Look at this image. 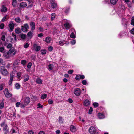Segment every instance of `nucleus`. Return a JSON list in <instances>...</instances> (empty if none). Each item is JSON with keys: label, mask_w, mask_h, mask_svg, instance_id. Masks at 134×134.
I'll use <instances>...</instances> for the list:
<instances>
[{"label": "nucleus", "mask_w": 134, "mask_h": 134, "mask_svg": "<svg viewBox=\"0 0 134 134\" xmlns=\"http://www.w3.org/2000/svg\"><path fill=\"white\" fill-rule=\"evenodd\" d=\"M30 102V98L28 97H26L23 101L21 102V107L22 108H24Z\"/></svg>", "instance_id": "nucleus-1"}, {"label": "nucleus", "mask_w": 134, "mask_h": 134, "mask_svg": "<svg viewBox=\"0 0 134 134\" xmlns=\"http://www.w3.org/2000/svg\"><path fill=\"white\" fill-rule=\"evenodd\" d=\"M62 23H64V26L65 28L67 29H69L72 26V25L70 22L67 20H64L62 21Z\"/></svg>", "instance_id": "nucleus-2"}, {"label": "nucleus", "mask_w": 134, "mask_h": 134, "mask_svg": "<svg viewBox=\"0 0 134 134\" xmlns=\"http://www.w3.org/2000/svg\"><path fill=\"white\" fill-rule=\"evenodd\" d=\"M0 72L1 74L5 76L7 75L8 74V72L5 68L4 66H1L0 68Z\"/></svg>", "instance_id": "nucleus-3"}, {"label": "nucleus", "mask_w": 134, "mask_h": 134, "mask_svg": "<svg viewBox=\"0 0 134 134\" xmlns=\"http://www.w3.org/2000/svg\"><path fill=\"white\" fill-rule=\"evenodd\" d=\"M89 132L91 134H97V130L95 127L91 126L89 129Z\"/></svg>", "instance_id": "nucleus-4"}, {"label": "nucleus", "mask_w": 134, "mask_h": 134, "mask_svg": "<svg viewBox=\"0 0 134 134\" xmlns=\"http://www.w3.org/2000/svg\"><path fill=\"white\" fill-rule=\"evenodd\" d=\"M1 126L3 128V131L9 132V128L5 122H3L1 124Z\"/></svg>", "instance_id": "nucleus-5"}, {"label": "nucleus", "mask_w": 134, "mask_h": 134, "mask_svg": "<svg viewBox=\"0 0 134 134\" xmlns=\"http://www.w3.org/2000/svg\"><path fill=\"white\" fill-rule=\"evenodd\" d=\"M29 28V26L26 23L24 24L21 26V30L23 32H26L28 31V30Z\"/></svg>", "instance_id": "nucleus-6"}, {"label": "nucleus", "mask_w": 134, "mask_h": 134, "mask_svg": "<svg viewBox=\"0 0 134 134\" xmlns=\"http://www.w3.org/2000/svg\"><path fill=\"white\" fill-rule=\"evenodd\" d=\"M16 52L15 49L14 48H12L7 52V55L8 56H10L12 55H14L16 54Z\"/></svg>", "instance_id": "nucleus-7"}, {"label": "nucleus", "mask_w": 134, "mask_h": 134, "mask_svg": "<svg viewBox=\"0 0 134 134\" xmlns=\"http://www.w3.org/2000/svg\"><path fill=\"white\" fill-rule=\"evenodd\" d=\"M81 93V90L79 88H76L74 90V93L76 96H80Z\"/></svg>", "instance_id": "nucleus-8"}, {"label": "nucleus", "mask_w": 134, "mask_h": 134, "mask_svg": "<svg viewBox=\"0 0 134 134\" xmlns=\"http://www.w3.org/2000/svg\"><path fill=\"white\" fill-rule=\"evenodd\" d=\"M3 92L5 96L7 97H10L12 96V94L9 93L8 90V89L5 88Z\"/></svg>", "instance_id": "nucleus-9"}, {"label": "nucleus", "mask_w": 134, "mask_h": 134, "mask_svg": "<svg viewBox=\"0 0 134 134\" xmlns=\"http://www.w3.org/2000/svg\"><path fill=\"white\" fill-rule=\"evenodd\" d=\"M50 2L51 4L52 7L54 9L57 7V3L54 0H50Z\"/></svg>", "instance_id": "nucleus-10"}, {"label": "nucleus", "mask_w": 134, "mask_h": 134, "mask_svg": "<svg viewBox=\"0 0 134 134\" xmlns=\"http://www.w3.org/2000/svg\"><path fill=\"white\" fill-rule=\"evenodd\" d=\"M67 41L64 40H60L58 42H56L57 44L60 46H63L66 43Z\"/></svg>", "instance_id": "nucleus-11"}, {"label": "nucleus", "mask_w": 134, "mask_h": 134, "mask_svg": "<svg viewBox=\"0 0 134 134\" xmlns=\"http://www.w3.org/2000/svg\"><path fill=\"white\" fill-rule=\"evenodd\" d=\"M14 24L13 23L12 21H10L9 23V26L10 28V31H13L14 27Z\"/></svg>", "instance_id": "nucleus-12"}, {"label": "nucleus", "mask_w": 134, "mask_h": 134, "mask_svg": "<svg viewBox=\"0 0 134 134\" xmlns=\"http://www.w3.org/2000/svg\"><path fill=\"white\" fill-rule=\"evenodd\" d=\"M85 78L84 75H77L75 77V79L77 80H79L80 79H84Z\"/></svg>", "instance_id": "nucleus-13"}, {"label": "nucleus", "mask_w": 134, "mask_h": 134, "mask_svg": "<svg viewBox=\"0 0 134 134\" xmlns=\"http://www.w3.org/2000/svg\"><path fill=\"white\" fill-rule=\"evenodd\" d=\"M30 25L31 27V30L32 31H34L35 29V23L33 22H31L30 23Z\"/></svg>", "instance_id": "nucleus-14"}, {"label": "nucleus", "mask_w": 134, "mask_h": 134, "mask_svg": "<svg viewBox=\"0 0 134 134\" xmlns=\"http://www.w3.org/2000/svg\"><path fill=\"white\" fill-rule=\"evenodd\" d=\"M24 78V82H25L27 81L29 79V76L27 74H25L23 76Z\"/></svg>", "instance_id": "nucleus-15"}, {"label": "nucleus", "mask_w": 134, "mask_h": 134, "mask_svg": "<svg viewBox=\"0 0 134 134\" xmlns=\"http://www.w3.org/2000/svg\"><path fill=\"white\" fill-rule=\"evenodd\" d=\"M14 75L13 74H10V79L9 81V85H10L12 83V82L14 77Z\"/></svg>", "instance_id": "nucleus-16"}, {"label": "nucleus", "mask_w": 134, "mask_h": 134, "mask_svg": "<svg viewBox=\"0 0 134 134\" xmlns=\"http://www.w3.org/2000/svg\"><path fill=\"white\" fill-rule=\"evenodd\" d=\"M34 48L35 49V51L36 52L39 51L41 48L40 46H37L36 44H34Z\"/></svg>", "instance_id": "nucleus-17"}, {"label": "nucleus", "mask_w": 134, "mask_h": 134, "mask_svg": "<svg viewBox=\"0 0 134 134\" xmlns=\"http://www.w3.org/2000/svg\"><path fill=\"white\" fill-rule=\"evenodd\" d=\"M90 103V101L86 99L83 102V105L86 106H88Z\"/></svg>", "instance_id": "nucleus-18"}, {"label": "nucleus", "mask_w": 134, "mask_h": 134, "mask_svg": "<svg viewBox=\"0 0 134 134\" xmlns=\"http://www.w3.org/2000/svg\"><path fill=\"white\" fill-rule=\"evenodd\" d=\"M70 130L72 132H75L76 130V127L73 125H71L70 127Z\"/></svg>", "instance_id": "nucleus-19"}, {"label": "nucleus", "mask_w": 134, "mask_h": 134, "mask_svg": "<svg viewBox=\"0 0 134 134\" xmlns=\"http://www.w3.org/2000/svg\"><path fill=\"white\" fill-rule=\"evenodd\" d=\"M127 20L125 19H123L122 20V24L124 25L125 27H127Z\"/></svg>", "instance_id": "nucleus-20"}, {"label": "nucleus", "mask_w": 134, "mask_h": 134, "mask_svg": "<svg viewBox=\"0 0 134 134\" xmlns=\"http://www.w3.org/2000/svg\"><path fill=\"white\" fill-rule=\"evenodd\" d=\"M2 9L1 10L2 12H5L7 10V8L4 5H3L2 7Z\"/></svg>", "instance_id": "nucleus-21"}, {"label": "nucleus", "mask_w": 134, "mask_h": 134, "mask_svg": "<svg viewBox=\"0 0 134 134\" xmlns=\"http://www.w3.org/2000/svg\"><path fill=\"white\" fill-rule=\"evenodd\" d=\"M15 21L19 23H20L21 22V20L20 18L19 17L16 18L15 19Z\"/></svg>", "instance_id": "nucleus-22"}, {"label": "nucleus", "mask_w": 134, "mask_h": 134, "mask_svg": "<svg viewBox=\"0 0 134 134\" xmlns=\"http://www.w3.org/2000/svg\"><path fill=\"white\" fill-rule=\"evenodd\" d=\"M51 40V37H47L45 39V42L47 43H49L50 42V41Z\"/></svg>", "instance_id": "nucleus-23"}, {"label": "nucleus", "mask_w": 134, "mask_h": 134, "mask_svg": "<svg viewBox=\"0 0 134 134\" xmlns=\"http://www.w3.org/2000/svg\"><path fill=\"white\" fill-rule=\"evenodd\" d=\"M98 116L100 119H102L104 118V115L102 113H99L98 114Z\"/></svg>", "instance_id": "nucleus-24"}, {"label": "nucleus", "mask_w": 134, "mask_h": 134, "mask_svg": "<svg viewBox=\"0 0 134 134\" xmlns=\"http://www.w3.org/2000/svg\"><path fill=\"white\" fill-rule=\"evenodd\" d=\"M36 82L38 84H41L42 82V81L41 79L38 78L36 79Z\"/></svg>", "instance_id": "nucleus-25"}, {"label": "nucleus", "mask_w": 134, "mask_h": 134, "mask_svg": "<svg viewBox=\"0 0 134 134\" xmlns=\"http://www.w3.org/2000/svg\"><path fill=\"white\" fill-rule=\"evenodd\" d=\"M9 18V17L7 15L4 17L2 19L1 21L2 22L5 21L6 20H7Z\"/></svg>", "instance_id": "nucleus-26"}, {"label": "nucleus", "mask_w": 134, "mask_h": 134, "mask_svg": "<svg viewBox=\"0 0 134 134\" xmlns=\"http://www.w3.org/2000/svg\"><path fill=\"white\" fill-rule=\"evenodd\" d=\"M27 6L26 3L25 2H23L21 3L20 7H25Z\"/></svg>", "instance_id": "nucleus-27"}, {"label": "nucleus", "mask_w": 134, "mask_h": 134, "mask_svg": "<svg viewBox=\"0 0 134 134\" xmlns=\"http://www.w3.org/2000/svg\"><path fill=\"white\" fill-rule=\"evenodd\" d=\"M17 3L16 0H12V5L13 7L16 6Z\"/></svg>", "instance_id": "nucleus-28"}, {"label": "nucleus", "mask_w": 134, "mask_h": 134, "mask_svg": "<svg viewBox=\"0 0 134 134\" xmlns=\"http://www.w3.org/2000/svg\"><path fill=\"white\" fill-rule=\"evenodd\" d=\"M118 0H110L111 3L113 5L117 3Z\"/></svg>", "instance_id": "nucleus-29"}, {"label": "nucleus", "mask_w": 134, "mask_h": 134, "mask_svg": "<svg viewBox=\"0 0 134 134\" xmlns=\"http://www.w3.org/2000/svg\"><path fill=\"white\" fill-rule=\"evenodd\" d=\"M15 32L17 34H19L21 32V29L20 28H17L15 30Z\"/></svg>", "instance_id": "nucleus-30"}, {"label": "nucleus", "mask_w": 134, "mask_h": 134, "mask_svg": "<svg viewBox=\"0 0 134 134\" xmlns=\"http://www.w3.org/2000/svg\"><path fill=\"white\" fill-rule=\"evenodd\" d=\"M55 14L54 13H52L51 15V18L52 20H54L55 17Z\"/></svg>", "instance_id": "nucleus-31"}, {"label": "nucleus", "mask_w": 134, "mask_h": 134, "mask_svg": "<svg viewBox=\"0 0 134 134\" xmlns=\"http://www.w3.org/2000/svg\"><path fill=\"white\" fill-rule=\"evenodd\" d=\"M4 103L3 100L2 101L0 104V108L1 109H2L4 107Z\"/></svg>", "instance_id": "nucleus-32"}, {"label": "nucleus", "mask_w": 134, "mask_h": 134, "mask_svg": "<svg viewBox=\"0 0 134 134\" xmlns=\"http://www.w3.org/2000/svg\"><path fill=\"white\" fill-rule=\"evenodd\" d=\"M27 36L31 38L32 36V32L31 31H30L27 34Z\"/></svg>", "instance_id": "nucleus-33"}, {"label": "nucleus", "mask_w": 134, "mask_h": 134, "mask_svg": "<svg viewBox=\"0 0 134 134\" xmlns=\"http://www.w3.org/2000/svg\"><path fill=\"white\" fill-rule=\"evenodd\" d=\"M47 95L45 94H42L41 96V98L42 99H44L46 98Z\"/></svg>", "instance_id": "nucleus-34"}, {"label": "nucleus", "mask_w": 134, "mask_h": 134, "mask_svg": "<svg viewBox=\"0 0 134 134\" xmlns=\"http://www.w3.org/2000/svg\"><path fill=\"white\" fill-rule=\"evenodd\" d=\"M70 37L71 38H75L76 35L73 32H72L70 35Z\"/></svg>", "instance_id": "nucleus-35"}, {"label": "nucleus", "mask_w": 134, "mask_h": 134, "mask_svg": "<svg viewBox=\"0 0 134 134\" xmlns=\"http://www.w3.org/2000/svg\"><path fill=\"white\" fill-rule=\"evenodd\" d=\"M26 37V35L24 34H21V38L23 39H25Z\"/></svg>", "instance_id": "nucleus-36"}, {"label": "nucleus", "mask_w": 134, "mask_h": 134, "mask_svg": "<svg viewBox=\"0 0 134 134\" xmlns=\"http://www.w3.org/2000/svg\"><path fill=\"white\" fill-rule=\"evenodd\" d=\"M32 65V64L31 62L29 63L27 65V67L29 69H30Z\"/></svg>", "instance_id": "nucleus-37"}, {"label": "nucleus", "mask_w": 134, "mask_h": 134, "mask_svg": "<svg viewBox=\"0 0 134 134\" xmlns=\"http://www.w3.org/2000/svg\"><path fill=\"white\" fill-rule=\"evenodd\" d=\"M15 86L16 88L18 89L20 88V85L19 84L17 83L15 84Z\"/></svg>", "instance_id": "nucleus-38"}, {"label": "nucleus", "mask_w": 134, "mask_h": 134, "mask_svg": "<svg viewBox=\"0 0 134 134\" xmlns=\"http://www.w3.org/2000/svg\"><path fill=\"white\" fill-rule=\"evenodd\" d=\"M21 75V73L20 72H18L17 73V77L18 79H20Z\"/></svg>", "instance_id": "nucleus-39"}, {"label": "nucleus", "mask_w": 134, "mask_h": 134, "mask_svg": "<svg viewBox=\"0 0 134 134\" xmlns=\"http://www.w3.org/2000/svg\"><path fill=\"white\" fill-rule=\"evenodd\" d=\"M27 61L25 60H22L21 62V64L23 65H25Z\"/></svg>", "instance_id": "nucleus-40"}, {"label": "nucleus", "mask_w": 134, "mask_h": 134, "mask_svg": "<svg viewBox=\"0 0 134 134\" xmlns=\"http://www.w3.org/2000/svg\"><path fill=\"white\" fill-rule=\"evenodd\" d=\"M59 122L60 123H63V119L62 117H59Z\"/></svg>", "instance_id": "nucleus-41"}, {"label": "nucleus", "mask_w": 134, "mask_h": 134, "mask_svg": "<svg viewBox=\"0 0 134 134\" xmlns=\"http://www.w3.org/2000/svg\"><path fill=\"white\" fill-rule=\"evenodd\" d=\"M131 24L132 25L134 26V17L132 18Z\"/></svg>", "instance_id": "nucleus-42"}, {"label": "nucleus", "mask_w": 134, "mask_h": 134, "mask_svg": "<svg viewBox=\"0 0 134 134\" xmlns=\"http://www.w3.org/2000/svg\"><path fill=\"white\" fill-rule=\"evenodd\" d=\"M53 65L52 64H49L48 65V67L49 68L50 70H52L53 68Z\"/></svg>", "instance_id": "nucleus-43"}, {"label": "nucleus", "mask_w": 134, "mask_h": 134, "mask_svg": "<svg viewBox=\"0 0 134 134\" xmlns=\"http://www.w3.org/2000/svg\"><path fill=\"white\" fill-rule=\"evenodd\" d=\"M93 111V108L92 107H90L89 109L88 113L90 114H91Z\"/></svg>", "instance_id": "nucleus-44"}, {"label": "nucleus", "mask_w": 134, "mask_h": 134, "mask_svg": "<svg viewBox=\"0 0 134 134\" xmlns=\"http://www.w3.org/2000/svg\"><path fill=\"white\" fill-rule=\"evenodd\" d=\"M21 103L20 102H18L16 103L15 105L17 107H18L20 105H21Z\"/></svg>", "instance_id": "nucleus-45"}, {"label": "nucleus", "mask_w": 134, "mask_h": 134, "mask_svg": "<svg viewBox=\"0 0 134 134\" xmlns=\"http://www.w3.org/2000/svg\"><path fill=\"white\" fill-rule=\"evenodd\" d=\"M12 36L14 37V39L15 40V41H16L17 40V39L16 38V35H15L13 33H12Z\"/></svg>", "instance_id": "nucleus-46"}, {"label": "nucleus", "mask_w": 134, "mask_h": 134, "mask_svg": "<svg viewBox=\"0 0 134 134\" xmlns=\"http://www.w3.org/2000/svg\"><path fill=\"white\" fill-rule=\"evenodd\" d=\"M93 105L95 107H96L98 106L99 104L98 103L95 102L93 103Z\"/></svg>", "instance_id": "nucleus-47"}, {"label": "nucleus", "mask_w": 134, "mask_h": 134, "mask_svg": "<svg viewBox=\"0 0 134 134\" xmlns=\"http://www.w3.org/2000/svg\"><path fill=\"white\" fill-rule=\"evenodd\" d=\"M4 49V47H0V52L2 53H3V52Z\"/></svg>", "instance_id": "nucleus-48"}, {"label": "nucleus", "mask_w": 134, "mask_h": 134, "mask_svg": "<svg viewBox=\"0 0 134 134\" xmlns=\"http://www.w3.org/2000/svg\"><path fill=\"white\" fill-rule=\"evenodd\" d=\"M4 85L3 84H2L0 85V91L2 90L4 87Z\"/></svg>", "instance_id": "nucleus-49"}, {"label": "nucleus", "mask_w": 134, "mask_h": 134, "mask_svg": "<svg viewBox=\"0 0 134 134\" xmlns=\"http://www.w3.org/2000/svg\"><path fill=\"white\" fill-rule=\"evenodd\" d=\"M4 26V24L3 23H1L0 25V28L1 29H3Z\"/></svg>", "instance_id": "nucleus-50"}, {"label": "nucleus", "mask_w": 134, "mask_h": 134, "mask_svg": "<svg viewBox=\"0 0 134 134\" xmlns=\"http://www.w3.org/2000/svg\"><path fill=\"white\" fill-rule=\"evenodd\" d=\"M28 2L29 3H31V5H32L33 3V0H27Z\"/></svg>", "instance_id": "nucleus-51"}, {"label": "nucleus", "mask_w": 134, "mask_h": 134, "mask_svg": "<svg viewBox=\"0 0 134 134\" xmlns=\"http://www.w3.org/2000/svg\"><path fill=\"white\" fill-rule=\"evenodd\" d=\"M41 53L43 55L45 54L46 53V51L45 50H42L41 51Z\"/></svg>", "instance_id": "nucleus-52"}, {"label": "nucleus", "mask_w": 134, "mask_h": 134, "mask_svg": "<svg viewBox=\"0 0 134 134\" xmlns=\"http://www.w3.org/2000/svg\"><path fill=\"white\" fill-rule=\"evenodd\" d=\"M37 108H43V106L42 105H41V104L40 103L38 104H37Z\"/></svg>", "instance_id": "nucleus-53"}, {"label": "nucleus", "mask_w": 134, "mask_h": 134, "mask_svg": "<svg viewBox=\"0 0 134 134\" xmlns=\"http://www.w3.org/2000/svg\"><path fill=\"white\" fill-rule=\"evenodd\" d=\"M48 49L49 51H51L53 49V47L51 46L49 47H48Z\"/></svg>", "instance_id": "nucleus-54"}, {"label": "nucleus", "mask_w": 134, "mask_h": 134, "mask_svg": "<svg viewBox=\"0 0 134 134\" xmlns=\"http://www.w3.org/2000/svg\"><path fill=\"white\" fill-rule=\"evenodd\" d=\"M48 103L49 104H52L53 103V102L51 99H50L48 100Z\"/></svg>", "instance_id": "nucleus-55"}, {"label": "nucleus", "mask_w": 134, "mask_h": 134, "mask_svg": "<svg viewBox=\"0 0 134 134\" xmlns=\"http://www.w3.org/2000/svg\"><path fill=\"white\" fill-rule=\"evenodd\" d=\"M43 35V34L42 33L39 34L38 35V36L39 37H42Z\"/></svg>", "instance_id": "nucleus-56"}, {"label": "nucleus", "mask_w": 134, "mask_h": 134, "mask_svg": "<svg viewBox=\"0 0 134 134\" xmlns=\"http://www.w3.org/2000/svg\"><path fill=\"white\" fill-rule=\"evenodd\" d=\"M82 83L83 85H85L87 83L86 81L85 80H84L82 81Z\"/></svg>", "instance_id": "nucleus-57"}, {"label": "nucleus", "mask_w": 134, "mask_h": 134, "mask_svg": "<svg viewBox=\"0 0 134 134\" xmlns=\"http://www.w3.org/2000/svg\"><path fill=\"white\" fill-rule=\"evenodd\" d=\"M12 46V45L11 44L9 43V44L7 45V47L8 48H10Z\"/></svg>", "instance_id": "nucleus-58"}, {"label": "nucleus", "mask_w": 134, "mask_h": 134, "mask_svg": "<svg viewBox=\"0 0 134 134\" xmlns=\"http://www.w3.org/2000/svg\"><path fill=\"white\" fill-rule=\"evenodd\" d=\"M76 43V40H73L71 42V43L72 45H74Z\"/></svg>", "instance_id": "nucleus-59"}, {"label": "nucleus", "mask_w": 134, "mask_h": 134, "mask_svg": "<svg viewBox=\"0 0 134 134\" xmlns=\"http://www.w3.org/2000/svg\"><path fill=\"white\" fill-rule=\"evenodd\" d=\"M29 46V44L28 43H26L24 45V47L25 48H27Z\"/></svg>", "instance_id": "nucleus-60"}, {"label": "nucleus", "mask_w": 134, "mask_h": 134, "mask_svg": "<svg viewBox=\"0 0 134 134\" xmlns=\"http://www.w3.org/2000/svg\"><path fill=\"white\" fill-rule=\"evenodd\" d=\"M34 133V132L32 130H30L28 132V134H33Z\"/></svg>", "instance_id": "nucleus-61"}, {"label": "nucleus", "mask_w": 134, "mask_h": 134, "mask_svg": "<svg viewBox=\"0 0 134 134\" xmlns=\"http://www.w3.org/2000/svg\"><path fill=\"white\" fill-rule=\"evenodd\" d=\"M73 70H69L68 72V73L69 74H71L73 73Z\"/></svg>", "instance_id": "nucleus-62"}, {"label": "nucleus", "mask_w": 134, "mask_h": 134, "mask_svg": "<svg viewBox=\"0 0 134 134\" xmlns=\"http://www.w3.org/2000/svg\"><path fill=\"white\" fill-rule=\"evenodd\" d=\"M2 40L3 41H4L5 39V36L4 35H3L1 37Z\"/></svg>", "instance_id": "nucleus-63"}, {"label": "nucleus", "mask_w": 134, "mask_h": 134, "mask_svg": "<svg viewBox=\"0 0 134 134\" xmlns=\"http://www.w3.org/2000/svg\"><path fill=\"white\" fill-rule=\"evenodd\" d=\"M38 134H45V133L44 132L41 131L39 132Z\"/></svg>", "instance_id": "nucleus-64"}]
</instances>
